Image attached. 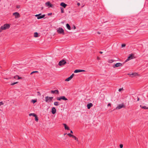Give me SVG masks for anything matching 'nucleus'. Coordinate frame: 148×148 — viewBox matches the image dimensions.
I'll return each instance as SVG.
<instances>
[{
	"label": "nucleus",
	"mask_w": 148,
	"mask_h": 148,
	"mask_svg": "<svg viewBox=\"0 0 148 148\" xmlns=\"http://www.w3.org/2000/svg\"><path fill=\"white\" fill-rule=\"evenodd\" d=\"M57 32L59 34H64V29L62 27H59L57 29Z\"/></svg>",
	"instance_id": "nucleus-1"
},
{
	"label": "nucleus",
	"mask_w": 148,
	"mask_h": 148,
	"mask_svg": "<svg viewBox=\"0 0 148 148\" xmlns=\"http://www.w3.org/2000/svg\"><path fill=\"white\" fill-rule=\"evenodd\" d=\"M35 16L37 17L38 19H40L44 17L45 16V14H43L42 15L41 13L39 14H36L35 15Z\"/></svg>",
	"instance_id": "nucleus-2"
},
{
	"label": "nucleus",
	"mask_w": 148,
	"mask_h": 148,
	"mask_svg": "<svg viewBox=\"0 0 148 148\" xmlns=\"http://www.w3.org/2000/svg\"><path fill=\"white\" fill-rule=\"evenodd\" d=\"M53 98V97L47 96L45 97V101L47 102L51 101Z\"/></svg>",
	"instance_id": "nucleus-3"
},
{
	"label": "nucleus",
	"mask_w": 148,
	"mask_h": 148,
	"mask_svg": "<svg viewBox=\"0 0 148 148\" xmlns=\"http://www.w3.org/2000/svg\"><path fill=\"white\" fill-rule=\"evenodd\" d=\"M10 25L7 24H5L3 26L1 27V29L3 30H5L7 29H8L10 27Z\"/></svg>",
	"instance_id": "nucleus-4"
},
{
	"label": "nucleus",
	"mask_w": 148,
	"mask_h": 148,
	"mask_svg": "<svg viewBox=\"0 0 148 148\" xmlns=\"http://www.w3.org/2000/svg\"><path fill=\"white\" fill-rule=\"evenodd\" d=\"M125 106L124 105L123 103L122 104L119 105L118 106L116 107L115 109L119 110L122 108H125Z\"/></svg>",
	"instance_id": "nucleus-5"
},
{
	"label": "nucleus",
	"mask_w": 148,
	"mask_h": 148,
	"mask_svg": "<svg viewBox=\"0 0 148 148\" xmlns=\"http://www.w3.org/2000/svg\"><path fill=\"white\" fill-rule=\"evenodd\" d=\"M58 100L60 101L61 99L64 100H67L68 99L64 96H61L60 97H58L56 98Z\"/></svg>",
	"instance_id": "nucleus-6"
},
{
	"label": "nucleus",
	"mask_w": 148,
	"mask_h": 148,
	"mask_svg": "<svg viewBox=\"0 0 148 148\" xmlns=\"http://www.w3.org/2000/svg\"><path fill=\"white\" fill-rule=\"evenodd\" d=\"M66 63V61L64 60H62L59 62L58 65L59 66H61L65 64Z\"/></svg>",
	"instance_id": "nucleus-7"
},
{
	"label": "nucleus",
	"mask_w": 148,
	"mask_h": 148,
	"mask_svg": "<svg viewBox=\"0 0 148 148\" xmlns=\"http://www.w3.org/2000/svg\"><path fill=\"white\" fill-rule=\"evenodd\" d=\"M45 5L49 8H53V5L51 4L49 1H47L45 3Z\"/></svg>",
	"instance_id": "nucleus-8"
},
{
	"label": "nucleus",
	"mask_w": 148,
	"mask_h": 148,
	"mask_svg": "<svg viewBox=\"0 0 148 148\" xmlns=\"http://www.w3.org/2000/svg\"><path fill=\"white\" fill-rule=\"evenodd\" d=\"M134 57V55L133 54H131L127 58L125 61V62H127L129 60L132 59Z\"/></svg>",
	"instance_id": "nucleus-9"
},
{
	"label": "nucleus",
	"mask_w": 148,
	"mask_h": 148,
	"mask_svg": "<svg viewBox=\"0 0 148 148\" xmlns=\"http://www.w3.org/2000/svg\"><path fill=\"white\" fill-rule=\"evenodd\" d=\"M13 15L15 16L16 18H18L20 17L19 14L17 12H15L13 14Z\"/></svg>",
	"instance_id": "nucleus-10"
},
{
	"label": "nucleus",
	"mask_w": 148,
	"mask_h": 148,
	"mask_svg": "<svg viewBox=\"0 0 148 148\" xmlns=\"http://www.w3.org/2000/svg\"><path fill=\"white\" fill-rule=\"evenodd\" d=\"M128 75H130L131 77H134L138 75V74L136 73H133L132 74L129 73Z\"/></svg>",
	"instance_id": "nucleus-11"
},
{
	"label": "nucleus",
	"mask_w": 148,
	"mask_h": 148,
	"mask_svg": "<svg viewBox=\"0 0 148 148\" xmlns=\"http://www.w3.org/2000/svg\"><path fill=\"white\" fill-rule=\"evenodd\" d=\"M74 74H73L70 77L67 78L65 80V81H69L73 77Z\"/></svg>",
	"instance_id": "nucleus-12"
},
{
	"label": "nucleus",
	"mask_w": 148,
	"mask_h": 148,
	"mask_svg": "<svg viewBox=\"0 0 148 148\" xmlns=\"http://www.w3.org/2000/svg\"><path fill=\"white\" fill-rule=\"evenodd\" d=\"M51 112L52 114H54L55 113H56V108L54 107H53L52 108Z\"/></svg>",
	"instance_id": "nucleus-13"
},
{
	"label": "nucleus",
	"mask_w": 148,
	"mask_h": 148,
	"mask_svg": "<svg viewBox=\"0 0 148 148\" xmlns=\"http://www.w3.org/2000/svg\"><path fill=\"white\" fill-rule=\"evenodd\" d=\"M122 65V64L120 63H118L114 65V67H117L119 66H121Z\"/></svg>",
	"instance_id": "nucleus-14"
},
{
	"label": "nucleus",
	"mask_w": 148,
	"mask_h": 148,
	"mask_svg": "<svg viewBox=\"0 0 148 148\" xmlns=\"http://www.w3.org/2000/svg\"><path fill=\"white\" fill-rule=\"evenodd\" d=\"M93 106V104L92 103H90L87 105V107L88 109H89Z\"/></svg>",
	"instance_id": "nucleus-15"
},
{
	"label": "nucleus",
	"mask_w": 148,
	"mask_h": 148,
	"mask_svg": "<svg viewBox=\"0 0 148 148\" xmlns=\"http://www.w3.org/2000/svg\"><path fill=\"white\" fill-rule=\"evenodd\" d=\"M85 71L84 70L76 69L74 71V72L75 73H77L80 72H83Z\"/></svg>",
	"instance_id": "nucleus-16"
},
{
	"label": "nucleus",
	"mask_w": 148,
	"mask_h": 148,
	"mask_svg": "<svg viewBox=\"0 0 148 148\" xmlns=\"http://www.w3.org/2000/svg\"><path fill=\"white\" fill-rule=\"evenodd\" d=\"M60 5L63 7L64 8H65L67 6V5L64 2H62L61 3Z\"/></svg>",
	"instance_id": "nucleus-17"
},
{
	"label": "nucleus",
	"mask_w": 148,
	"mask_h": 148,
	"mask_svg": "<svg viewBox=\"0 0 148 148\" xmlns=\"http://www.w3.org/2000/svg\"><path fill=\"white\" fill-rule=\"evenodd\" d=\"M63 125H64V128L65 130H69V128L66 125V124L63 123Z\"/></svg>",
	"instance_id": "nucleus-18"
},
{
	"label": "nucleus",
	"mask_w": 148,
	"mask_h": 148,
	"mask_svg": "<svg viewBox=\"0 0 148 148\" xmlns=\"http://www.w3.org/2000/svg\"><path fill=\"white\" fill-rule=\"evenodd\" d=\"M51 93H56L57 94H58L59 91L58 90H52L51 91Z\"/></svg>",
	"instance_id": "nucleus-19"
},
{
	"label": "nucleus",
	"mask_w": 148,
	"mask_h": 148,
	"mask_svg": "<svg viewBox=\"0 0 148 148\" xmlns=\"http://www.w3.org/2000/svg\"><path fill=\"white\" fill-rule=\"evenodd\" d=\"M66 27L69 30L71 29V27L69 24H66Z\"/></svg>",
	"instance_id": "nucleus-20"
},
{
	"label": "nucleus",
	"mask_w": 148,
	"mask_h": 148,
	"mask_svg": "<svg viewBox=\"0 0 148 148\" xmlns=\"http://www.w3.org/2000/svg\"><path fill=\"white\" fill-rule=\"evenodd\" d=\"M54 105L56 106H58L60 105V104H59V102H58L56 101V102H55L54 103Z\"/></svg>",
	"instance_id": "nucleus-21"
},
{
	"label": "nucleus",
	"mask_w": 148,
	"mask_h": 148,
	"mask_svg": "<svg viewBox=\"0 0 148 148\" xmlns=\"http://www.w3.org/2000/svg\"><path fill=\"white\" fill-rule=\"evenodd\" d=\"M140 107L143 109H148V107H146V106H142L141 105L140 106Z\"/></svg>",
	"instance_id": "nucleus-22"
},
{
	"label": "nucleus",
	"mask_w": 148,
	"mask_h": 148,
	"mask_svg": "<svg viewBox=\"0 0 148 148\" xmlns=\"http://www.w3.org/2000/svg\"><path fill=\"white\" fill-rule=\"evenodd\" d=\"M38 33L37 32H36L34 33V36L35 37H38Z\"/></svg>",
	"instance_id": "nucleus-23"
},
{
	"label": "nucleus",
	"mask_w": 148,
	"mask_h": 148,
	"mask_svg": "<svg viewBox=\"0 0 148 148\" xmlns=\"http://www.w3.org/2000/svg\"><path fill=\"white\" fill-rule=\"evenodd\" d=\"M34 117H35V121H36L37 122L38 121V117L37 116V115H36V116H35Z\"/></svg>",
	"instance_id": "nucleus-24"
},
{
	"label": "nucleus",
	"mask_w": 148,
	"mask_h": 148,
	"mask_svg": "<svg viewBox=\"0 0 148 148\" xmlns=\"http://www.w3.org/2000/svg\"><path fill=\"white\" fill-rule=\"evenodd\" d=\"M36 114H35L34 113H30L29 114V116H36Z\"/></svg>",
	"instance_id": "nucleus-25"
},
{
	"label": "nucleus",
	"mask_w": 148,
	"mask_h": 148,
	"mask_svg": "<svg viewBox=\"0 0 148 148\" xmlns=\"http://www.w3.org/2000/svg\"><path fill=\"white\" fill-rule=\"evenodd\" d=\"M14 78L15 79H19L21 78H20V77L18 76V75H16V76H14Z\"/></svg>",
	"instance_id": "nucleus-26"
},
{
	"label": "nucleus",
	"mask_w": 148,
	"mask_h": 148,
	"mask_svg": "<svg viewBox=\"0 0 148 148\" xmlns=\"http://www.w3.org/2000/svg\"><path fill=\"white\" fill-rule=\"evenodd\" d=\"M60 9H61V13H64V9L63 8H62V7H61L60 8Z\"/></svg>",
	"instance_id": "nucleus-27"
},
{
	"label": "nucleus",
	"mask_w": 148,
	"mask_h": 148,
	"mask_svg": "<svg viewBox=\"0 0 148 148\" xmlns=\"http://www.w3.org/2000/svg\"><path fill=\"white\" fill-rule=\"evenodd\" d=\"M72 137L75 140H78L77 138L73 135Z\"/></svg>",
	"instance_id": "nucleus-28"
},
{
	"label": "nucleus",
	"mask_w": 148,
	"mask_h": 148,
	"mask_svg": "<svg viewBox=\"0 0 148 148\" xmlns=\"http://www.w3.org/2000/svg\"><path fill=\"white\" fill-rule=\"evenodd\" d=\"M38 71H33L32 72H31V73L30 74L32 75V74H33L34 73H38Z\"/></svg>",
	"instance_id": "nucleus-29"
},
{
	"label": "nucleus",
	"mask_w": 148,
	"mask_h": 148,
	"mask_svg": "<svg viewBox=\"0 0 148 148\" xmlns=\"http://www.w3.org/2000/svg\"><path fill=\"white\" fill-rule=\"evenodd\" d=\"M67 135H68V136H70V137H73V135L71 134H70V133H69V134H67Z\"/></svg>",
	"instance_id": "nucleus-30"
},
{
	"label": "nucleus",
	"mask_w": 148,
	"mask_h": 148,
	"mask_svg": "<svg viewBox=\"0 0 148 148\" xmlns=\"http://www.w3.org/2000/svg\"><path fill=\"white\" fill-rule=\"evenodd\" d=\"M32 102L33 103H35V102H36V100H32Z\"/></svg>",
	"instance_id": "nucleus-31"
},
{
	"label": "nucleus",
	"mask_w": 148,
	"mask_h": 148,
	"mask_svg": "<svg viewBox=\"0 0 148 148\" xmlns=\"http://www.w3.org/2000/svg\"><path fill=\"white\" fill-rule=\"evenodd\" d=\"M4 104L3 102V101H1L0 102V105H3Z\"/></svg>",
	"instance_id": "nucleus-32"
},
{
	"label": "nucleus",
	"mask_w": 148,
	"mask_h": 148,
	"mask_svg": "<svg viewBox=\"0 0 148 148\" xmlns=\"http://www.w3.org/2000/svg\"><path fill=\"white\" fill-rule=\"evenodd\" d=\"M125 44H122L121 45V47H125Z\"/></svg>",
	"instance_id": "nucleus-33"
},
{
	"label": "nucleus",
	"mask_w": 148,
	"mask_h": 148,
	"mask_svg": "<svg viewBox=\"0 0 148 148\" xmlns=\"http://www.w3.org/2000/svg\"><path fill=\"white\" fill-rule=\"evenodd\" d=\"M123 146L122 144H121L120 145V148H122L123 147Z\"/></svg>",
	"instance_id": "nucleus-34"
},
{
	"label": "nucleus",
	"mask_w": 148,
	"mask_h": 148,
	"mask_svg": "<svg viewBox=\"0 0 148 148\" xmlns=\"http://www.w3.org/2000/svg\"><path fill=\"white\" fill-rule=\"evenodd\" d=\"M76 29V27L75 25H73V27L72 28V29Z\"/></svg>",
	"instance_id": "nucleus-35"
},
{
	"label": "nucleus",
	"mask_w": 148,
	"mask_h": 148,
	"mask_svg": "<svg viewBox=\"0 0 148 148\" xmlns=\"http://www.w3.org/2000/svg\"><path fill=\"white\" fill-rule=\"evenodd\" d=\"M123 89V88H119V92H120Z\"/></svg>",
	"instance_id": "nucleus-36"
},
{
	"label": "nucleus",
	"mask_w": 148,
	"mask_h": 148,
	"mask_svg": "<svg viewBox=\"0 0 148 148\" xmlns=\"http://www.w3.org/2000/svg\"><path fill=\"white\" fill-rule=\"evenodd\" d=\"M16 8H20V5H17L16 6Z\"/></svg>",
	"instance_id": "nucleus-37"
},
{
	"label": "nucleus",
	"mask_w": 148,
	"mask_h": 148,
	"mask_svg": "<svg viewBox=\"0 0 148 148\" xmlns=\"http://www.w3.org/2000/svg\"><path fill=\"white\" fill-rule=\"evenodd\" d=\"M111 106V104L110 103H108L107 105L108 106Z\"/></svg>",
	"instance_id": "nucleus-38"
},
{
	"label": "nucleus",
	"mask_w": 148,
	"mask_h": 148,
	"mask_svg": "<svg viewBox=\"0 0 148 148\" xmlns=\"http://www.w3.org/2000/svg\"><path fill=\"white\" fill-rule=\"evenodd\" d=\"M97 59L98 60H99L100 59V58H99V57H97Z\"/></svg>",
	"instance_id": "nucleus-39"
},
{
	"label": "nucleus",
	"mask_w": 148,
	"mask_h": 148,
	"mask_svg": "<svg viewBox=\"0 0 148 148\" xmlns=\"http://www.w3.org/2000/svg\"><path fill=\"white\" fill-rule=\"evenodd\" d=\"M77 5H78V6H79V5H80V3H77Z\"/></svg>",
	"instance_id": "nucleus-40"
},
{
	"label": "nucleus",
	"mask_w": 148,
	"mask_h": 148,
	"mask_svg": "<svg viewBox=\"0 0 148 148\" xmlns=\"http://www.w3.org/2000/svg\"><path fill=\"white\" fill-rule=\"evenodd\" d=\"M139 98L138 97H137V101H139Z\"/></svg>",
	"instance_id": "nucleus-41"
},
{
	"label": "nucleus",
	"mask_w": 148,
	"mask_h": 148,
	"mask_svg": "<svg viewBox=\"0 0 148 148\" xmlns=\"http://www.w3.org/2000/svg\"><path fill=\"white\" fill-rule=\"evenodd\" d=\"M51 14H52V13H49L48 14V15H51Z\"/></svg>",
	"instance_id": "nucleus-42"
},
{
	"label": "nucleus",
	"mask_w": 148,
	"mask_h": 148,
	"mask_svg": "<svg viewBox=\"0 0 148 148\" xmlns=\"http://www.w3.org/2000/svg\"><path fill=\"white\" fill-rule=\"evenodd\" d=\"M99 53L101 54H102L103 53L102 51H99Z\"/></svg>",
	"instance_id": "nucleus-43"
},
{
	"label": "nucleus",
	"mask_w": 148,
	"mask_h": 148,
	"mask_svg": "<svg viewBox=\"0 0 148 148\" xmlns=\"http://www.w3.org/2000/svg\"><path fill=\"white\" fill-rule=\"evenodd\" d=\"M70 132L71 133H73V132L72 130H71L70 131Z\"/></svg>",
	"instance_id": "nucleus-44"
},
{
	"label": "nucleus",
	"mask_w": 148,
	"mask_h": 148,
	"mask_svg": "<svg viewBox=\"0 0 148 148\" xmlns=\"http://www.w3.org/2000/svg\"><path fill=\"white\" fill-rule=\"evenodd\" d=\"M3 30L2 29H1V27L0 28V32H1V30Z\"/></svg>",
	"instance_id": "nucleus-45"
},
{
	"label": "nucleus",
	"mask_w": 148,
	"mask_h": 148,
	"mask_svg": "<svg viewBox=\"0 0 148 148\" xmlns=\"http://www.w3.org/2000/svg\"><path fill=\"white\" fill-rule=\"evenodd\" d=\"M15 83V84L18 83V82H14L13 83Z\"/></svg>",
	"instance_id": "nucleus-46"
},
{
	"label": "nucleus",
	"mask_w": 148,
	"mask_h": 148,
	"mask_svg": "<svg viewBox=\"0 0 148 148\" xmlns=\"http://www.w3.org/2000/svg\"><path fill=\"white\" fill-rule=\"evenodd\" d=\"M97 33L98 34H101V33L100 32H97Z\"/></svg>",
	"instance_id": "nucleus-47"
},
{
	"label": "nucleus",
	"mask_w": 148,
	"mask_h": 148,
	"mask_svg": "<svg viewBox=\"0 0 148 148\" xmlns=\"http://www.w3.org/2000/svg\"><path fill=\"white\" fill-rule=\"evenodd\" d=\"M44 8L43 7H41V10H42Z\"/></svg>",
	"instance_id": "nucleus-48"
},
{
	"label": "nucleus",
	"mask_w": 148,
	"mask_h": 148,
	"mask_svg": "<svg viewBox=\"0 0 148 148\" xmlns=\"http://www.w3.org/2000/svg\"><path fill=\"white\" fill-rule=\"evenodd\" d=\"M15 84H11V85H14Z\"/></svg>",
	"instance_id": "nucleus-49"
},
{
	"label": "nucleus",
	"mask_w": 148,
	"mask_h": 148,
	"mask_svg": "<svg viewBox=\"0 0 148 148\" xmlns=\"http://www.w3.org/2000/svg\"><path fill=\"white\" fill-rule=\"evenodd\" d=\"M38 94H39V93H40V92H38Z\"/></svg>",
	"instance_id": "nucleus-50"
},
{
	"label": "nucleus",
	"mask_w": 148,
	"mask_h": 148,
	"mask_svg": "<svg viewBox=\"0 0 148 148\" xmlns=\"http://www.w3.org/2000/svg\"><path fill=\"white\" fill-rule=\"evenodd\" d=\"M38 94H39V93H40V92H38Z\"/></svg>",
	"instance_id": "nucleus-51"
}]
</instances>
